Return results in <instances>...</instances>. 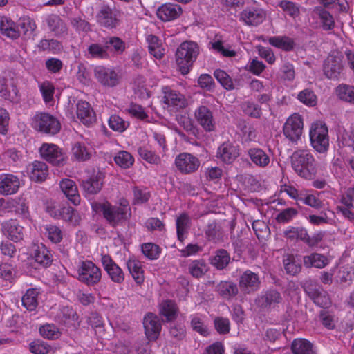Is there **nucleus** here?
<instances>
[{
  "instance_id": "obj_12",
  "label": "nucleus",
  "mask_w": 354,
  "mask_h": 354,
  "mask_svg": "<svg viewBox=\"0 0 354 354\" xmlns=\"http://www.w3.org/2000/svg\"><path fill=\"white\" fill-rule=\"evenodd\" d=\"M199 159L189 153H180L175 158V165L178 170L184 174L197 171L200 167Z\"/></svg>"
},
{
  "instance_id": "obj_32",
  "label": "nucleus",
  "mask_w": 354,
  "mask_h": 354,
  "mask_svg": "<svg viewBox=\"0 0 354 354\" xmlns=\"http://www.w3.org/2000/svg\"><path fill=\"white\" fill-rule=\"evenodd\" d=\"M326 8L316 6L313 11L318 16L324 30L329 31L335 28V21L333 15L328 11Z\"/></svg>"
},
{
  "instance_id": "obj_10",
  "label": "nucleus",
  "mask_w": 354,
  "mask_h": 354,
  "mask_svg": "<svg viewBox=\"0 0 354 354\" xmlns=\"http://www.w3.org/2000/svg\"><path fill=\"white\" fill-rule=\"evenodd\" d=\"M120 12L109 5H102L96 15L97 24L105 28H116L120 24Z\"/></svg>"
},
{
  "instance_id": "obj_50",
  "label": "nucleus",
  "mask_w": 354,
  "mask_h": 354,
  "mask_svg": "<svg viewBox=\"0 0 354 354\" xmlns=\"http://www.w3.org/2000/svg\"><path fill=\"white\" fill-rule=\"evenodd\" d=\"M189 274L194 278L202 277L207 271V266L203 259L192 261L188 265Z\"/></svg>"
},
{
  "instance_id": "obj_2",
  "label": "nucleus",
  "mask_w": 354,
  "mask_h": 354,
  "mask_svg": "<svg viewBox=\"0 0 354 354\" xmlns=\"http://www.w3.org/2000/svg\"><path fill=\"white\" fill-rule=\"evenodd\" d=\"M199 53V46L192 41H184L178 47L176 62L182 75L189 73Z\"/></svg>"
},
{
  "instance_id": "obj_26",
  "label": "nucleus",
  "mask_w": 354,
  "mask_h": 354,
  "mask_svg": "<svg viewBox=\"0 0 354 354\" xmlns=\"http://www.w3.org/2000/svg\"><path fill=\"white\" fill-rule=\"evenodd\" d=\"M182 13V8L179 5L174 3H165L160 6L156 12L157 17L162 21H170L177 19Z\"/></svg>"
},
{
  "instance_id": "obj_13",
  "label": "nucleus",
  "mask_w": 354,
  "mask_h": 354,
  "mask_svg": "<svg viewBox=\"0 0 354 354\" xmlns=\"http://www.w3.org/2000/svg\"><path fill=\"white\" fill-rule=\"evenodd\" d=\"M101 263L111 281L117 284H122L124 281V271L109 254H102Z\"/></svg>"
},
{
  "instance_id": "obj_54",
  "label": "nucleus",
  "mask_w": 354,
  "mask_h": 354,
  "mask_svg": "<svg viewBox=\"0 0 354 354\" xmlns=\"http://www.w3.org/2000/svg\"><path fill=\"white\" fill-rule=\"evenodd\" d=\"M108 124L110 129L114 131L122 133L129 127V122L125 121L118 115H111L109 119Z\"/></svg>"
},
{
  "instance_id": "obj_58",
  "label": "nucleus",
  "mask_w": 354,
  "mask_h": 354,
  "mask_svg": "<svg viewBox=\"0 0 354 354\" xmlns=\"http://www.w3.org/2000/svg\"><path fill=\"white\" fill-rule=\"evenodd\" d=\"M87 322L95 330L97 335L102 336L104 334V324L102 317L98 313H91L88 317Z\"/></svg>"
},
{
  "instance_id": "obj_40",
  "label": "nucleus",
  "mask_w": 354,
  "mask_h": 354,
  "mask_svg": "<svg viewBox=\"0 0 354 354\" xmlns=\"http://www.w3.org/2000/svg\"><path fill=\"white\" fill-rule=\"evenodd\" d=\"M37 48L41 52L51 54H58L62 49V43L54 39H42L37 44Z\"/></svg>"
},
{
  "instance_id": "obj_18",
  "label": "nucleus",
  "mask_w": 354,
  "mask_h": 354,
  "mask_svg": "<svg viewBox=\"0 0 354 354\" xmlns=\"http://www.w3.org/2000/svg\"><path fill=\"white\" fill-rule=\"evenodd\" d=\"M305 291L316 306L324 309L328 308L331 306L330 297L322 286H308Z\"/></svg>"
},
{
  "instance_id": "obj_60",
  "label": "nucleus",
  "mask_w": 354,
  "mask_h": 354,
  "mask_svg": "<svg viewBox=\"0 0 354 354\" xmlns=\"http://www.w3.org/2000/svg\"><path fill=\"white\" fill-rule=\"evenodd\" d=\"M278 6L283 10V11L286 12L292 18L298 17L300 14L299 7L293 1L281 0L279 2Z\"/></svg>"
},
{
  "instance_id": "obj_52",
  "label": "nucleus",
  "mask_w": 354,
  "mask_h": 354,
  "mask_svg": "<svg viewBox=\"0 0 354 354\" xmlns=\"http://www.w3.org/2000/svg\"><path fill=\"white\" fill-rule=\"evenodd\" d=\"M0 94L5 100L12 102L17 103L19 101V90L14 83L10 86L2 84L0 87Z\"/></svg>"
},
{
  "instance_id": "obj_9",
  "label": "nucleus",
  "mask_w": 354,
  "mask_h": 354,
  "mask_svg": "<svg viewBox=\"0 0 354 354\" xmlns=\"http://www.w3.org/2000/svg\"><path fill=\"white\" fill-rule=\"evenodd\" d=\"M304 122L299 113H293L288 118L283 127L284 136L292 144H297L303 132Z\"/></svg>"
},
{
  "instance_id": "obj_46",
  "label": "nucleus",
  "mask_w": 354,
  "mask_h": 354,
  "mask_svg": "<svg viewBox=\"0 0 354 354\" xmlns=\"http://www.w3.org/2000/svg\"><path fill=\"white\" fill-rule=\"evenodd\" d=\"M35 261L43 267L50 266L53 256L48 248L43 244L38 246L34 254Z\"/></svg>"
},
{
  "instance_id": "obj_21",
  "label": "nucleus",
  "mask_w": 354,
  "mask_h": 354,
  "mask_svg": "<svg viewBox=\"0 0 354 354\" xmlns=\"http://www.w3.org/2000/svg\"><path fill=\"white\" fill-rule=\"evenodd\" d=\"M94 73L95 78L104 86L114 87L119 82L118 75L113 69L97 66Z\"/></svg>"
},
{
  "instance_id": "obj_8",
  "label": "nucleus",
  "mask_w": 354,
  "mask_h": 354,
  "mask_svg": "<svg viewBox=\"0 0 354 354\" xmlns=\"http://www.w3.org/2000/svg\"><path fill=\"white\" fill-rule=\"evenodd\" d=\"M266 11L254 1L252 6H245L239 15V20L245 26L257 27L266 19Z\"/></svg>"
},
{
  "instance_id": "obj_20",
  "label": "nucleus",
  "mask_w": 354,
  "mask_h": 354,
  "mask_svg": "<svg viewBox=\"0 0 354 354\" xmlns=\"http://www.w3.org/2000/svg\"><path fill=\"white\" fill-rule=\"evenodd\" d=\"M20 186L19 178L10 173L0 174V194L4 196L17 193Z\"/></svg>"
},
{
  "instance_id": "obj_11",
  "label": "nucleus",
  "mask_w": 354,
  "mask_h": 354,
  "mask_svg": "<svg viewBox=\"0 0 354 354\" xmlns=\"http://www.w3.org/2000/svg\"><path fill=\"white\" fill-rule=\"evenodd\" d=\"M104 178L103 172L93 169L88 177L82 181L83 191L88 195L97 194L102 189Z\"/></svg>"
},
{
  "instance_id": "obj_41",
  "label": "nucleus",
  "mask_w": 354,
  "mask_h": 354,
  "mask_svg": "<svg viewBox=\"0 0 354 354\" xmlns=\"http://www.w3.org/2000/svg\"><path fill=\"white\" fill-rule=\"evenodd\" d=\"M39 291L37 288H28L21 298L22 305L29 311L35 310L38 306Z\"/></svg>"
},
{
  "instance_id": "obj_16",
  "label": "nucleus",
  "mask_w": 354,
  "mask_h": 354,
  "mask_svg": "<svg viewBox=\"0 0 354 354\" xmlns=\"http://www.w3.org/2000/svg\"><path fill=\"white\" fill-rule=\"evenodd\" d=\"M194 116L198 124L207 132L216 129V120L212 109L206 106H198L194 112Z\"/></svg>"
},
{
  "instance_id": "obj_4",
  "label": "nucleus",
  "mask_w": 354,
  "mask_h": 354,
  "mask_svg": "<svg viewBox=\"0 0 354 354\" xmlns=\"http://www.w3.org/2000/svg\"><path fill=\"white\" fill-rule=\"evenodd\" d=\"M310 145L319 153H324L329 149L328 130L322 122H314L309 132Z\"/></svg>"
},
{
  "instance_id": "obj_43",
  "label": "nucleus",
  "mask_w": 354,
  "mask_h": 354,
  "mask_svg": "<svg viewBox=\"0 0 354 354\" xmlns=\"http://www.w3.org/2000/svg\"><path fill=\"white\" fill-rule=\"evenodd\" d=\"M205 315L199 313H194L190 315V326L193 330L199 333L203 337L209 335V330L205 324Z\"/></svg>"
},
{
  "instance_id": "obj_35",
  "label": "nucleus",
  "mask_w": 354,
  "mask_h": 354,
  "mask_svg": "<svg viewBox=\"0 0 354 354\" xmlns=\"http://www.w3.org/2000/svg\"><path fill=\"white\" fill-rule=\"evenodd\" d=\"M178 312V307L172 300H164L159 306V314L165 317L167 322L174 320L177 317Z\"/></svg>"
},
{
  "instance_id": "obj_53",
  "label": "nucleus",
  "mask_w": 354,
  "mask_h": 354,
  "mask_svg": "<svg viewBox=\"0 0 354 354\" xmlns=\"http://www.w3.org/2000/svg\"><path fill=\"white\" fill-rule=\"evenodd\" d=\"M17 27L21 29L24 36L30 37L37 28V25L34 19L30 17H21L19 19L18 26H17Z\"/></svg>"
},
{
  "instance_id": "obj_55",
  "label": "nucleus",
  "mask_w": 354,
  "mask_h": 354,
  "mask_svg": "<svg viewBox=\"0 0 354 354\" xmlns=\"http://www.w3.org/2000/svg\"><path fill=\"white\" fill-rule=\"evenodd\" d=\"M116 165L123 169L131 167L134 163L133 156L128 151H120L114 157Z\"/></svg>"
},
{
  "instance_id": "obj_38",
  "label": "nucleus",
  "mask_w": 354,
  "mask_h": 354,
  "mask_svg": "<svg viewBox=\"0 0 354 354\" xmlns=\"http://www.w3.org/2000/svg\"><path fill=\"white\" fill-rule=\"evenodd\" d=\"M218 295L224 299H230L235 297L239 292L237 285L233 281H221L216 286Z\"/></svg>"
},
{
  "instance_id": "obj_64",
  "label": "nucleus",
  "mask_w": 354,
  "mask_h": 354,
  "mask_svg": "<svg viewBox=\"0 0 354 354\" xmlns=\"http://www.w3.org/2000/svg\"><path fill=\"white\" fill-rule=\"evenodd\" d=\"M29 350L34 354H48L51 347L46 342L37 339L29 344Z\"/></svg>"
},
{
  "instance_id": "obj_28",
  "label": "nucleus",
  "mask_w": 354,
  "mask_h": 354,
  "mask_svg": "<svg viewBox=\"0 0 354 354\" xmlns=\"http://www.w3.org/2000/svg\"><path fill=\"white\" fill-rule=\"evenodd\" d=\"M60 188L66 198L74 205H78L80 203V196L75 183L71 179L65 178L59 183Z\"/></svg>"
},
{
  "instance_id": "obj_45",
  "label": "nucleus",
  "mask_w": 354,
  "mask_h": 354,
  "mask_svg": "<svg viewBox=\"0 0 354 354\" xmlns=\"http://www.w3.org/2000/svg\"><path fill=\"white\" fill-rule=\"evenodd\" d=\"M292 354H316L313 344L305 339H296L291 345Z\"/></svg>"
},
{
  "instance_id": "obj_56",
  "label": "nucleus",
  "mask_w": 354,
  "mask_h": 354,
  "mask_svg": "<svg viewBox=\"0 0 354 354\" xmlns=\"http://www.w3.org/2000/svg\"><path fill=\"white\" fill-rule=\"evenodd\" d=\"M40 335L48 339H57L61 335L59 328L53 324H46L39 328Z\"/></svg>"
},
{
  "instance_id": "obj_59",
  "label": "nucleus",
  "mask_w": 354,
  "mask_h": 354,
  "mask_svg": "<svg viewBox=\"0 0 354 354\" xmlns=\"http://www.w3.org/2000/svg\"><path fill=\"white\" fill-rule=\"evenodd\" d=\"M298 214V211L294 207H288L280 212L275 218L276 221L280 224L290 223Z\"/></svg>"
},
{
  "instance_id": "obj_24",
  "label": "nucleus",
  "mask_w": 354,
  "mask_h": 354,
  "mask_svg": "<svg viewBox=\"0 0 354 354\" xmlns=\"http://www.w3.org/2000/svg\"><path fill=\"white\" fill-rule=\"evenodd\" d=\"M76 114L80 121L86 126L89 127L95 122V114L91 104L80 100L76 104Z\"/></svg>"
},
{
  "instance_id": "obj_37",
  "label": "nucleus",
  "mask_w": 354,
  "mask_h": 354,
  "mask_svg": "<svg viewBox=\"0 0 354 354\" xmlns=\"http://www.w3.org/2000/svg\"><path fill=\"white\" fill-rule=\"evenodd\" d=\"M268 42L271 46L286 52L292 50L295 46L294 39L286 35L270 37Z\"/></svg>"
},
{
  "instance_id": "obj_6",
  "label": "nucleus",
  "mask_w": 354,
  "mask_h": 354,
  "mask_svg": "<svg viewBox=\"0 0 354 354\" xmlns=\"http://www.w3.org/2000/svg\"><path fill=\"white\" fill-rule=\"evenodd\" d=\"M32 128L41 133L54 136L59 132L61 124L54 115L48 113H38L32 118Z\"/></svg>"
},
{
  "instance_id": "obj_48",
  "label": "nucleus",
  "mask_w": 354,
  "mask_h": 354,
  "mask_svg": "<svg viewBox=\"0 0 354 354\" xmlns=\"http://www.w3.org/2000/svg\"><path fill=\"white\" fill-rule=\"evenodd\" d=\"M230 261V254L225 250L221 249L216 251L210 260V263L217 270H223L229 264Z\"/></svg>"
},
{
  "instance_id": "obj_49",
  "label": "nucleus",
  "mask_w": 354,
  "mask_h": 354,
  "mask_svg": "<svg viewBox=\"0 0 354 354\" xmlns=\"http://www.w3.org/2000/svg\"><path fill=\"white\" fill-rule=\"evenodd\" d=\"M108 46L92 43L87 47L88 58L103 59L109 57Z\"/></svg>"
},
{
  "instance_id": "obj_22",
  "label": "nucleus",
  "mask_w": 354,
  "mask_h": 354,
  "mask_svg": "<svg viewBox=\"0 0 354 354\" xmlns=\"http://www.w3.org/2000/svg\"><path fill=\"white\" fill-rule=\"evenodd\" d=\"M27 172L32 181L41 183L48 175V168L45 162L35 160L28 165Z\"/></svg>"
},
{
  "instance_id": "obj_34",
  "label": "nucleus",
  "mask_w": 354,
  "mask_h": 354,
  "mask_svg": "<svg viewBox=\"0 0 354 354\" xmlns=\"http://www.w3.org/2000/svg\"><path fill=\"white\" fill-rule=\"evenodd\" d=\"M46 23L50 31L55 36H60L67 32V27L64 21L57 15H50L46 18Z\"/></svg>"
},
{
  "instance_id": "obj_1",
  "label": "nucleus",
  "mask_w": 354,
  "mask_h": 354,
  "mask_svg": "<svg viewBox=\"0 0 354 354\" xmlns=\"http://www.w3.org/2000/svg\"><path fill=\"white\" fill-rule=\"evenodd\" d=\"M291 166L294 171L305 180L314 179L317 174V162L309 149L295 150L291 156Z\"/></svg>"
},
{
  "instance_id": "obj_51",
  "label": "nucleus",
  "mask_w": 354,
  "mask_h": 354,
  "mask_svg": "<svg viewBox=\"0 0 354 354\" xmlns=\"http://www.w3.org/2000/svg\"><path fill=\"white\" fill-rule=\"evenodd\" d=\"M61 218L73 225L80 224L81 217L79 212L71 206L63 207L60 209Z\"/></svg>"
},
{
  "instance_id": "obj_63",
  "label": "nucleus",
  "mask_w": 354,
  "mask_h": 354,
  "mask_svg": "<svg viewBox=\"0 0 354 354\" xmlns=\"http://www.w3.org/2000/svg\"><path fill=\"white\" fill-rule=\"evenodd\" d=\"M126 111L131 117L136 119L144 120L148 118L147 113L145 112L144 108L138 104L131 102L126 109Z\"/></svg>"
},
{
  "instance_id": "obj_61",
  "label": "nucleus",
  "mask_w": 354,
  "mask_h": 354,
  "mask_svg": "<svg viewBox=\"0 0 354 354\" xmlns=\"http://www.w3.org/2000/svg\"><path fill=\"white\" fill-rule=\"evenodd\" d=\"M297 98L301 103L308 106H315L317 104V96L310 89H304L299 92Z\"/></svg>"
},
{
  "instance_id": "obj_19",
  "label": "nucleus",
  "mask_w": 354,
  "mask_h": 354,
  "mask_svg": "<svg viewBox=\"0 0 354 354\" xmlns=\"http://www.w3.org/2000/svg\"><path fill=\"white\" fill-rule=\"evenodd\" d=\"M260 283L259 275L247 270L240 276L239 286L244 294H250L259 290Z\"/></svg>"
},
{
  "instance_id": "obj_30",
  "label": "nucleus",
  "mask_w": 354,
  "mask_h": 354,
  "mask_svg": "<svg viewBox=\"0 0 354 354\" xmlns=\"http://www.w3.org/2000/svg\"><path fill=\"white\" fill-rule=\"evenodd\" d=\"M283 236L290 241L301 240L306 244H312L307 230L302 227L288 226L284 230Z\"/></svg>"
},
{
  "instance_id": "obj_23",
  "label": "nucleus",
  "mask_w": 354,
  "mask_h": 354,
  "mask_svg": "<svg viewBox=\"0 0 354 354\" xmlns=\"http://www.w3.org/2000/svg\"><path fill=\"white\" fill-rule=\"evenodd\" d=\"M164 95V102L169 106L182 109L186 105V100L183 95L169 86H164L162 89Z\"/></svg>"
},
{
  "instance_id": "obj_14",
  "label": "nucleus",
  "mask_w": 354,
  "mask_h": 354,
  "mask_svg": "<svg viewBox=\"0 0 354 354\" xmlns=\"http://www.w3.org/2000/svg\"><path fill=\"white\" fill-rule=\"evenodd\" d=\"M283 298L279 292L275 289L262 291L255 299L256 304L266 310L275 309L282 302Z\"/></svg>"
},
{
  "instance_id": "obj_5",
  "label": "nucleus",
  "mask_w": 354,
  "mask_h": 354,
  "mask_svg": "<svg viewBox=\"0 0 354 354\" xmlns=\"http://www.w3.org/2000/svg\"><path fill=\"white\" fill-rule=\"evenodd\" d=\"M77 280L87 286L97 285L102 279V270L90 260L80 262L77 269Z\"/></svg>"
},
{
  "instance_id": "obj_44",
  "label": "nucleus",
  "mask_w": 354,
  "mask_h": 354,
  "mask_svg": "<svg viewBox=\"0 0 354 354\" xmlns=\"http://www.w3.org/2000/svg\"><path fill=\"white\" fill-rule=\"evenodd\" d=\"M190 218L186 213L180 214L176 218V234L179 241H183L185 239V236L188 232V230L190 227Z\"/></svg>"
},
{
  "instance_id": "obj_17",
  "label": "nucleus",
  "mask_w": 354,
  "mask_h": 354,
  "mask_svg": "<svg viewBox=\"0 0 354 354\" xmlns=\"http://www.w3.org/2000/svg\"><path fill=\"white\" fill-rule=\"evenodd\" d=\"M41 156L53 165H59L64 160V154L57 145L44 143L39 148Z\"/></svg>"
},
{
  "instance_id": "obj_42",
  "label": "nucleus",
  "mask_w": 354,
  "mask_h": 354,
  "mask_svg": "<svg viewBox=\"0 0 354 354\" xmlns=\"http://www.w3.org/2000/svg\"><path fill=\"white\" fill-rule=\"evenodd\" d=\"M335 92L340 100L354 105V86L341 84L335 88Z\"/></svg>"
},
{
  "instance_id": "obj_57",
  "label": "nucleus",
  "mask_w": 354,
  "mask_h": 354,
  "mask_svg": "<svg viewBox=\"0 0 354 354\" xmlns=\"http://www.w3.org/2000/svg\"><path fill=\"white\" fill-rule=\"evenodd\" d=\"M138 152L141 158L149 164L158 165L161 162L160 156L147 147H139Z\"/></svg>"
},
{
  "instance_id": "obj_7",
  "label": "nucleus",
  "mask_w": 354,
  "mask_h": 354,
  "mask_svg": "<svg viewBox=\"0 0 354 354\" xmlns=\"http://www.w3.org/2000/svg\"><path fill=\"white\" fill-rule=\"evenodd\" d=\"M344 56L339 50H331L324 60L322 70L325 77L331 80H339L342 73Z\"/></svg>"
},
{
  "instance_id": "obj_15",
  "label": "nucleus",
  "mask_w": 354,
  "mask_h": 354,
  "mask_svg": "<svg viewBox=\"0 0 354 354\" xmlns=\"http://www.w3.org/2000/svg\"><path fill=\"white\" fill-rule=\"evenodd\" d=\"M145 333L149 341H156L160 336L162 324L160 318L152 313H147L143 319Z\"/></svg>"
},
{
  "instance_id": "obj_31",
  "label": "nucleus",
  "mask_w": 354,
  "mask_h": 354,
  "mask_svg": "<svg viewBox=\"0 0 354 354\" xmlns=\"http://www.w3.org/2000/svg\"><path fill=\"white\" fill-rule=\"evenodd\" d=\"M127 269L135 282L141 285L145 281L144 270L142 263L136 258H129L127 261Z\"/></svg>"
},
{
  "instance_id": "obj_25",
  "label": "nucleus",
  "mask_w": 354,
  "mask_h": 354,
  "mask_svg": "<svg viewBox=\"0 0 354 354\" xmlns=\"http://www.w3.org/2000/svg\"><path fill=\"white\" fill-rule=\"evenodd\" d=\"M2 228L8 237L14 242L22 240L26 234L24 227L16 220L10 219L2 223Z\"/></svg>"
},
{
  "instance_id": "obj_27",
  "label": "nucleus",
  "mask_w": 354,
  "mask_h": 354,
  "mask_svg": "<svg viewBox=\"0 0 354 354\" xmlns=\"http://www.w3.org/2000/svg\"><path fill=\"white\" fill-rule=\"evenodd\" d=\"M239 155V147L230 142H223L217 150V157L227 164L232 163Z\"/></svg>"
},
{
  "instance_id": "obj_29",
  "label": "nucleus",
  "mask_w": 354,
  "mask_h": 354,
  "mask_svg": "<svg viewBox=\"0 0 354 354\" xmlns=\"http://www.w3.org/2000/svg\"><path fill=\"white\" fill-rule=\"evenodd\" d=\"M247 154L251 162L257 167L266 168L270 163L269 155L259 147L250 148Z\"/></svg>"
},
{
  "instance_id": "obj_3",
  "label": "nucleus",
  "mask_w": 354,
  "mask_h": 354,
  "mask_svg": "<svg viewBox=\"0 0 354 354\" xmlns=\"http://www.w3.org/2000/svg\"><path fill=\"white\" fill-rule=\"evenodd\" d=\"M99 209L102 212L104 218L113 226L127 221L131 216V209L127 205L120 206L112 205L106 201L99 204Z\"/></svg>"
},
{
  "instance_id": "obj_33",
  "label": "nucleus",
  "mask_w": 354,
  "mask_h": 354,
  "mask_svg": "<svg viewBox=\"0 0 354 354\" xmlns=\"http://www.w3.org/2000/svg\"><path fill=\"white\" fill-rule=\"evenodd\" d=\"M0 31L1 34L12 39H16L20 36V31L15 23L6 17H0Z\"/></svg>"
},
{
  "instance_id": "obj_62",
  "label": "nucleus",
  "mask_w": 354,
  "mask_h": 354,
  "mask_svg": "<svg viewBox=\"0 0 354 354\" xmlns=\"http://www.w3.org/2000/svg\"><path fill=\"white\" fill-rule=\"evenodd\" d=\"M141 250L142 254L150 260L157 259L160 256V248L154 243H144L142 245Z\"/></svg>"
},
{
  "instance_id": "obj_36",
  "label": "nucleus",
  "mask_w": 354,
  "mask_h": 354,
  "mask_svg": "<svg viewBox=\"0 0 354 354\" xmlns=\"http://www.w3.org/2000/svg\"><path fill=\"white\" fill-rule=\"evenodd\" d=\"M303 263L304 266L307 268L314 267L322 269L329 263V261L325 255L314 252L304 256Z\"/></svg>"
},
{
  "instance_id": "obj_47",
  "label": "nucleus",
  "mask_w": 354,
  "mask_h": 354,
  "mask_svg": "<svg viewBox=\"0 0 354 354\" xmlns=\"http://www.w3.org/2000/svg\"><path fill=\"white\" fill-rule=\"evenodd\" d=\"M133 205H142L147 203L151 197V193L148 188L143 186H133Z\"/></svg>"
},
{
  "instance_id": "obj_39",
  "label": "nucleus",
  "mask_w": 354,
  "mask_h": 354,
  "mask_svg": "<svg viewBox=\"0 0 354 354\" xmlns=\"http://www.w3.org/2000/svg\"><path fill=\"white\" fill-rule=\"evenodd\" d=\"M149 53L155 58L160 59L165 55V48L161 40L156 35H149L147 37Z\"/></svg>"
}]
</instances>
